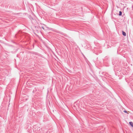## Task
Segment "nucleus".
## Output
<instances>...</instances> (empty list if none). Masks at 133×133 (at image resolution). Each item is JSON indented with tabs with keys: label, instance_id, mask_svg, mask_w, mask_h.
<instances>
[{
	"label": "nucleus",
	"instance_id": "nucleus-2",
	"mask_svg": "<svg viewBox=\"0 0 133 133\" xmlns=\"http://www.w3.org/2000/svg\"><path fill=\"white\" fill-rule=\"evenodd\" d=\"M122 35L124 36H126V33L124 32L123 31H122Z\"/></svg>",
	"mask_w": 133,
	"mask_h": 133
},
{
	"label": "nucleus",
	"instance_id": "nucleus-3",
	"mask_svg": "<svg viewBox=\"0 0 133 133\" xmlns=\"http://www.w3.org/2000/svg\"><path fill=\"white\" fill-rule=\"evenodd\" d=\"M129 124L132 127H133V123L132 122H129Z\"/></svg>",
	"mask_w": 133,
	"mask_h": 133
},
{
	"label": "nucleus",
	"instance_id": "nucleus-6",
	"mask_svg": "<svg viewBox=\"0 0 133 133\" xmlns=\"http://www.w3.org/2000/svg\"><path fill=\"white\" fill-rule=\"evenodd\" d=\"M124 112L125 113H127V111L126 110H124Z\"/></svg>",
	"mask_w": 133,
	"mask_h": 133
},
{
	"label": "nucleus",
	"instance_id": "nucleus-5",
	"mask_svg": "<svg viewBox=\"0 0 133 133\" xmlns=\"http://www.w3.org/2000/svg\"><path fill=\"white\" fill-rule=\"evenodd\" d=\"M41 28H42L43 29H44V27L43 26H41Z\"/></svg>",
	"mask_w": 133,
	"mask_h": 133
},
{
	"label": "nucleus",
	"instance_id": "nucleus-1",
	"mask_svg": "<svg viewBox=\"0 0 133 133\" xmlns=\"http://www.w3.org/2000/svg\"><path fill=\"white\" fill-rule=\"evenodd\" d=\"M36 128H37L36 129H37V131H38V132H41V131L42 130V129L41 128H40L39 127H37Z\"/></svg>",
	"mask_w": 133,
	"mask_h": 133
},
{
	"label": "nucleus",
	"instance_id": "nucleus-4",
	"mask_svg": "<svg viewBox=\"0 0 133 133\" xmlns=\"http://www.w3.org/2000/svg\"><path fill=\"white\" fill-rule=\"evenodd\" d=\"M122 15V12L121 11H119V16H121Z\"/></svg>",
	"mask_w": 133,
	"mask_h": 133
}]
</instances>
